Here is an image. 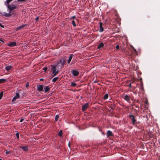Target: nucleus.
<instances>
[{"mask_svg": "<svg viewBox=\"0 0 160 160\" xmlns=\"http://www.w3.org/2000/svg\"><path fill=\"white\" fill-rule=\"evenodd\" d=\"M51 67H52L51 69L52 71V73L53 74L52 77H54L58 73L59 71L56 69V66L52 65Z\"/></svg>", "mask_w": 160, "mask_h": 160, "instance_id": "nucleus-1", "label": "nucleus"}, {"mask_svg": "<svg viewBox=\"0 0 160 160\" xmlns=\"http://www.w3.org/2000/svg\"><path fill=\"white\" fill-rule=\"evenodd\" d=\"M129 118L131 120V123L133 125H135V124L137 123V122H136V120L135 119V117L134 116L132 113H130L128 116Z\"/></svg>", "mask_w": 160, "mask_h": 160, "instance_id": "nucleus-2", "label": "nucleus"}, {"mask_svg": "<svg viewBox=\"0 0 160 160\" xmlns=\"http://www.w3.org/2000/svg\"><path fill=\"white\" fill-rule=\"evenodd\" d=\"M7 7L8 8V9L9 10V12L11 13H13L12 11L17 8V6L13 4L8 5Z\"/></svg>", "mask_w": 160, "mask_h": 160, "instance_id": "nucleus-3", "label": "nucleus"}, {"mask_svg": "<svg viewBox=\"0 0 160 160\" xmlns=\"http://www.w3.org/2000/svg\"><path fill=\"white\" fill-rule=\"evenodd\" d=\"M72 73L74 76H77L79 74V72L77 70L74 69L72 70Z\"/></svg>", "mask_w": 160, "mask_h": 160, "instance_id": "nucleus-4", "label": "nucleus"}, {"mask_svg": "<svg viewBox=\"0 0 160 160\" xmlns=\"http://www.w3.org/2000/svg\"><path fill=\"white\" fill-rule=\"evenodd\" d=\"M89 105V103H87L83 105L82 106V110L83 111H85L87 109Z\"/></svg>", "mask_w": 160, "mask_h": 160, "instance_id": "nucleus-5", "label": "nucleus"}, {"mask_svg": "<svg viewBox=\"0 0 160 160\" xmlns=\"http://www.w3.org/2000/svg\"><path fill=\"white\" fill-rule=\"evenodd\" d=\"M123 98L128 102H130V97L127 95L123 96Z\"/></svg>", "mask_w": 160, "mask_h": 160, "instance_id": "nucleus-6", "label": "nucleus"}, {"mask_svg": "<svg viewBox=\"0 0 160 160\" xmlns=\"http://www.w3.org/2000/svg\"><path fill=\"white\" fill-rule=\"evenodd\" d=\"M13 14V13L9 12L8 13H7L6 12H4L2 14V15L4 16L9 17L12 15Z\"/></svg>", "mask_w": 160, "mask_h": 160, "instance_id": "nucleus-7", "label": "nucleus"}, {"mask_svg": "<svg viewBox=\"0 0 160 160\" xmlns=\"http://www.w3.org/2000/svg\"><path fill=\"white\" fill-rule=\"evenodd\" d=\"M37 89L39 92L42 91L43 89V86L42 85H38L37 86Z\"/></svg>", "mask_w": 160, "mask_h": 160, "instance_id": "nucleus-8", "label": "nucleus"}, {"mask_svg": "<svg viewBox=\"0 0 160 160\" xmlns=\"http://www.w3.org/2000/svg\"><path fill=\"white\" fill-rule=\"evenodd\" d=\"M19 98V94L18 92H17L16 93V96L13 98L12 99V102L15 101L17 99Z\"/></svg>", "mask_w": 160, "mask_h": 160, "instance_id": "nucleus-9", "label": "nucleus"}, {"mask_svg": "<svg viewBox=\"0 0 160 160\" xmlns=\"http://www.w3.org/2000/svg\"><path fill=\"white\" fill-rule=\"evenodd\" d=\"M28 24H25L24 25H21V26H19V27H17L16 29V31H18V30H19L20 29H22V28L25 27H26L27 26Z\"/></svg>", "mask_w": 160, "mask_h": 160, "instance_id": "nucleus-10", "label": "nucleus"}, {"mask_svg": "<svg viewBox=\"0 0 160 160\" xmlns=\"http://www.w3.org/2000/svg\"><path fill=\"white\" fill-rule=\"evenodd\" d=\"M99 27H100V29L99 30V32H102L104 31V29L102 27V23L100 22L99 23Z\"/></svg>", "mask_w": 160, "mask_h": 160, "instance_id": "nucleus-11", "label": "nucleus"}, {"mask_svg": "<svg viewBox=\"0 0 160 160\" xmlns=\"http://www.w3.org/2000/svg\"><path fill=\"white\" fill-rule=\"evenodd\" d=\"M113 134L112 133V132L110 130H108L107 131V137H109L110 136H113Z\"/></svg>", "mask_w": 160, "mask_h": 160, "instance_id": "nucleus-12", "label": "nucleus"}, {"mask_svg": "<svg viewBox=\"0 0 160 160\" xmlns=\"http://www.w3.org/2000/svg\"><path fill=\"white\" fill-rule=\"evenodd\" d=\"M20 148L22 149L24 151H28V146H20Z\"/></svg>", "mask_w": 160, "mask_h": 160, "instance_id": "nucleus-13", "label": "nucleus"}, {"mask_svg": "<svg viewBox=\"0 0 160 160\" xmlns=\"http://www.w3.org/2000/svg\"><path fill=\"white\" fill-rule=\"evenodd\" d=\"M16 45V43L15 42H11L8 44V46L10 47H14Z\"/></svg>", "mask_w": 160, "mask_h": 160, "instance_id": "nucleus-14", "label": "nucleus"}, {"mask_svg": "<svg viewBox=\"0 0 160 160\" xmlns=\"http://www.w3.org/2000/svg\"><path fill=\"white\" fill-rule=\"evenodd\" d=\"M44 88L45 89V92H47L49 91L50 87L48 86H46Z\"/></svg>", "mask_w": 160, "mask_h": 160, "instance_id": "nucleus-15", "label": "nucleus"}, {"mask_svg": "<svg viewBox=\"0 0 160 160\" xmlns=\"http://www.w3.org/2000/svg\"><path fill=\"white\" fill-rule=\"evenodd\" d=\"M104 46V44L103 42H101L99 44L98 47V49H100L102 48Z\"/></svg>", "mask_w": 160, "mask_h": 160, "instance_id": "nucleus-16", "label": "nucleus"}, {"mask_svg": "<svg viewBox=\"0 0 160 160\" xmlns=\"http://www.w3.org/2000/svg\"><path fill=\"white\" fill-rule=\"evenodd\" d=\"M73 56V55L72 54H71L70 55V56L69 57V59L68 61V64H69L70 63V62L71 61V60H72Z\"/></svg>", "mask_w": 160, "mask_h": 160, "instance_id": "nucleus-17", "label": "nucleus"}, {"mask_svg": "<svg viewBox=\"0 0 160 160\" xmlns=\"http://www.w3.org/2000/svg\"><path fill=\"white\" fill-rule=\"evenodd\" d=\"M7 82V80L6 79H0V84L3 83Z\"/></svg>", "mask_w": 160, "mask_h": 160, "instance_id": "nucleus-18", "label": "nucleus"}, {"mask_svg": "<svg viewBox=\"0 0 160 160\" xmlns=\"http://www.w3.org/2000/svg\"><path fill=\"white\" fill-rule=\"evenodd\" d=\"M12 67L11 66H7L5 67V69L8 71H9L12 68Z\"/></svg>", "mask_w": 160, "mask_h": 160, "instance_id": "nucleus-19", "label": "nucleus"}, {"mask_svg": "<svg viewBox=\"0 0 160 160\" xmlns=\"http://www.w3.org/2000/svg\"><path fill=\"white\" fill-rule=\"evenodd\" d=\"M62 66H63L64 65L66 64L65 58H62Z\"/></svg>", "mask_w": 160, "mask_h": 160, "instance_id": "nucleus-20", "label": "nucleus"}, {"mask_svg": "<svg viewBox=\"0 0 160 160\" xmlns=\"http://www.w3.org/2000/svg\"><path fill=\"white\" fill-rule=\"evenodd\" d=\"M58 79V77H56L53 78L52 80V82H55Z\"/></svg>", "mask_w": 160, "mask_h": 160, "instance_id": "nucleus-21", "label": "nucleus"}, {"mask_svg": "<svg viewBox=\"0 0 160 160\" xmlns=\"http://www.w3.org/2000/svg\"><path fill=\"white\" fill-rule=\"evenodd\" d=\"M108 94H106L104 95V96L103 97V99L104 100H106L108 98Z\"/></svg>", "mask_w": 160, "mask_h": 160, "instance_id": "nucleus-22", "label": "nucleus"}, {"mask_svg": "<svg viewBox=\"0 0 160 160\" xmlns=\"http://www.w3.org/2000/svg\"><path fill=\"white\" fill-rule=\"evenodd\" d=\"M62 130H61L59 131V133H58V135L59 136L61 137L62 136Z\"/></svg>", "mask_w": 160, "mask_h": 160, "instance_id": "nucleus-23", "label": "nucleus"}, {"mask_svg": "<svg viewBox=\"0 0 160 160\" xmlns=\"http://www.w3.org/2000/svg\"><path fill=\"white\" fill-rule=\"evenodd\" d=\"M72 23L74 27H75L76 26V25L75 23V21L74 20H72Z\"/></svg>", "mask_w": 160, "mask_h": 160, "instance_id": "nucleus-24", "label": "nucleus"}, {"mask_svg": "<svg viewBox=\"0 0 160 160\" xmlns=\"http://www.w3.org/2000/svg\"><path fill=\"white\" fill-rule=\"evenodd\" d=\"M3 95V92H2L0 93V100L1 99Z\"/></svg>", "mask_w": 160, "mask_h": 160, "instance_id": "nucleus-25", "label": "nucleus"}, {"mask_svg": "<svg viewBox=\"0 0 160 160\" xmlns=\"http://www.w3.org/2000/svg\"><path fill=\"white\" fill-rule=\"evenodd\" d=\"M59 118V115H57L55 116V121H57L58 119Z\"/></svg>", "mask_w": 160, "mask_h": 160, "instance_id": "nucleus-26", "label": "nucleus"}, {"mask_svg": "<svg viewBox=\"0 0 160 160\" xmlns=\"http://www.w3.org/2000/svg\"><path fill=\"white\" fill-rule=\"evenodd\" d=\"M76 85H77L76 84L75 82H72L71 83V86H72L75 87L76 86Z\"/></svg>", "mask_w": 160, "mask_h": 160, "instance_id": "nucleus-27", "label": "nucleus"}, {"mask_svg": "<svg viewBox=\"0 0 160 160\" xmlns=\"http://www.w3.org/2000/svg\"><path fill=\"white\" fill-rule=\"evenodd\" d=\"M111 105H112V107L111 108L113 110L114 109V108L116 106L113 103V104H112Z\"/></svg>", "mask_w": 160, "mask_h": 160, "instance_id": "nucleus-28", "label": "nucleus"}, {"mask_svg": "<svg viewBox=\"0 0 160 160\" xmlns=\"http://www.w3.org/2000/svg\"><path fill=\"white\" fill-rule=\"evenodd\" d=\"M5 152L6 154L7 155L9 154H10L9 151H8V150H5Z\"/></svg>", "mask_w": 160, "mask_h": 160, "instance_id": "nucleus-29", "label": "nucleus"}, {"mask_svg": "<svg viewBox=\"0 0 160 160\" xmlns=\"http://www.w3.org/2000/svg\"><path fill=\"white\" fill-rule=\"evenodd\" d=\"M16 136L18 139L19 138V133L18 132H17L16 134Z\"/></svg>", "mask_w": 160, "mask_h": 160, "instance_id": "nucleus-30", "label": "nucleus"}, {"mask_svg": "<svg viewBox=\"0 0 160 160\" xmlns=\"http://www.w3.org/2000/svg\"><path fill=\"white\" fill-rule=\"evenodd\" d=\"M76 18V17L75 16H73L72 17L70 18V19L71 20L72 19H75Z\"/></svg>", "mask_w": 160, "mask_h": 160, "instance_id": "nucleus-31", "label": "nucleus"}, {"mask_svg": "<svg viewBox=\"0 0 160 160\" xmlns=\"http://www.w3.org/2000/svg\"><path fill=\"white\" fill-rule=\"evenodd\" d=\"M18 2H27L28 0H17Z\"/></svg>", "mask_w": 160, "mask_h": 160, "instance_id": "nucleus-32", "label": "nucleus"}, {"mask_svg": "<svg viewBox=\"0 0 160 160\" xmlns=\"http://www.w3.org/2000/svg\"><path fill=\"white\" fill-rule=\"evenodd\" d=\"M116 48L117 50H118L119 49V45H118L116 46Z\"/></svg>", "mask_w": 160, "mask_h": 160, "instance_id": "nucleus-33", "label": "nucleus"}, {"mask_svg": "<svg viewBox=\"0 0 160 160\" xmlns=\"http://www.w3.org/2000/svg\"><path fill=\"white\" fill-rule=\"evenodd\" d=\"M48 69V68L47 67H44L43 68V70H44L45 72H46L47 70Z\"/></svg>", "mask_w": 160, "mask_h": 160, "instance_id": "nucleus-34", "label": "nucleus"}, {"mask_svg": "<svg viewBox=\"0 0 160 160\" xmlns=\"http://www.w3.org/2000/svg\"><path fill=\"white\" fill-rule=\"evenodd\" d=\"M29 85V82H28L26 83V86L27 88H28V87Z\"/></svg>", "mask_w": 160, "mask_h": 160, "instance_id": "nucleus-35", "label": "nucleus"}, {"mask_svg": "<svg viewBox=\"0 0 160 160\" xmlns=\"http://www.w3.org/2000/svg\"><path fill=\"white\" fill-rule=\"evenodd\" d=\"M0 26L2 28H4V25H2L0 22Z\"/></svg>", "mask_w": 160, "mask_h": 160, "instance_id": "nucleus-36", "label": "nucleus"}, {"mask_svg": "<svg viewBox=\"0 0 160 160\" xmlns=\"http://www.w3.org/2000/svg\"><path fill=\"white\" fill-rule=\"evenodd\" d=\"M38 19H39V17H37L35 18V20L37 21L38 20Z\"/></svg>", "mask_w": 160, "mask_h": 160, "instance_id": "nucleus-37", "label": "nucleus"}, {"mask_svg": "<svg viewBox=\"0 0 160 160\" xmlns=\"http://www.w3.org/2000/svg\"><path fill=\"white\" fill-rule=\"evenodd\" d=\"M23 120H24V119L22 118L20 119V122H22L23 121Z\"/></svg>", "mask_w": 160, "mask_h": 160, "instance_id": "nucleus-38", "label": "nucleus"}, {"mask_svg": "<svg viewBox=\"0 0 160 160\" xmlns=\"http://www.w3.org/2000/svg\"><path fill=\"white\" fill-rule=\"evenodd\" d=\"M132 48L133 49V50L135 52H137L136 50L133 47H132Z\"/></svg>", "mask_w": 160, "mask_h": 160, "instance_id": "nucleus-39", "label": "nucleus"}, {"mask_svg": "<svg viewBox=\"0 0 160 160\" xmlns=\"http://www.w3.org/2000/svg\"><path fill=\"white\" fill-rule=\"evenodd\" d=\"M129 87H131V83H130L129 85Z\"/></svg>", "mask_w": 160, "mask_h": 160, "instance_id": "nucleus-40", "label": "nucleus"}, {"mask_svg": "<svg viewBox=\"0 0 160 160\" xmlns=\"http://www.w3.org/2000/svg\"><path fill=\"white\" fill-rule=\"evenodd\" d=\"M59 63H61V64H62V60H61L60 62H59Z\"/></svg>", "mask_w": 160, "mask_h": 160, "instance_id": "nucleus-41", "label": "nucleus"}, {"mask_svg": "<svg viewBox=\"0 0 160 160\" xmlns=\"http://www.w3.org/2000/svg\"><path fill=\"white\" fill-rule=\"evenodd\" d=\"M40 80L41 81H43V78H40Z\"/></svg>", "mask_w": 160, "mask_h": 160, "instance_id": "nucleus-42", "label": "nucleus"}, {"mask_svg": "<svg viewBox=\"0 0 160 160\" xmlns=\"http://www.w3.org/2000/svg\"><path fill=\"white\" fill-rule=\"evenodd\" d=\"M68 146L70 147V143L69 142V143H68Z\"/></svg>", "mask_w": 160, "mask_h": 160, "instance_id": "nucleus-43", "label": "nucleus"}, {"mask_svg": "<svg viewBox=\"0 0 160 160\" xmlns=\"http://www.w3.org/2000/svg\"><path fill=\"white\" fill-rule=\"evenodd\" d=\"M141 89H143V87H142L141 88Z\"/></svg>", "mask_w": 160, "mask_h": 160, "instance_id": "nucleus-44", "label": "nucleus"}, {"mask_svg": "<svg viewBox=\"0 0 160 160\" xmlns=\"http://www.w3.org/2000/svg\"><path fill=\"white\" fill-rule=\"evenodd\" d=\"M0 40L2 42H3V43L4 42H3V41H2V40Z\"/></svg>", "mask_w": 160, "mask_h": 160, "instance_id": "nucleus-45", "label": "nucleus"}, {"mask_svg": "<svg viewBox=\"0 0 160 160\" xmlns=\"http://www.w3.org/2000/svg\"><path fill=\"white\" fill-rule=\"evenodd\" d=\"M0 160H2V159H0Z\"/></svg>", "mask_w": 160, "mask_h": 160, "instance_id": "nucleus-46", "label": "nucleus"}]
</instances>
